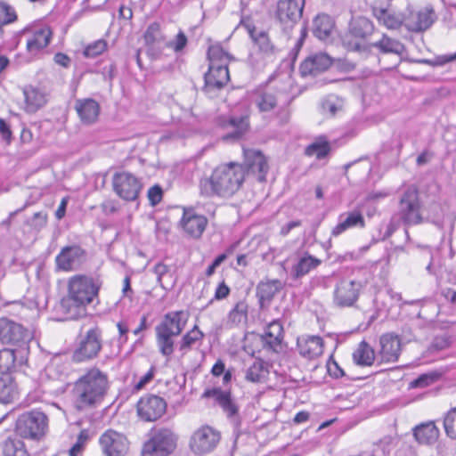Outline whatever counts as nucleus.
I'll return each instance as SVG.
<instances>
[{
  "instance_id": "de8ad7c7",
  "label": "nucleus",
  "mask_w": 456,
  "mask_h": 456,
  "mask_svg": "<svg viewBox=\"0 0 456 456\" xmlns=\"http://www.w3.org/2000/svg\"><path fill=\"white\" fill-rule=\"evenodd\" d=\"M229 123L234 130L228 134L225 138L240 139L248 128V119L247 117L231 118Z\"/></svg>"
},
{
  "instance_id": "69168bd1",
  "label": "nucleus",
  "mask_w": 456,
  "mask_h": 456,
  "mask_svg": "<svg viewBox=\"0 0 456 456\" xmlns=\"http://www.w3.org/2000/svg\"><path fill=\"white\" fill-rule=\"evenodd\" d=\"M327 369L329 374L334 379H339L346 376L343 369L334 360L329 361L327 363Z\"/></svg>"
},
{
  "instance_id": "3c124183",
  "label": "nucleus",
  "mask_w": 456,
  "mask_h": 456,
  "mask_svg": "<svg viewBox=\"0 0 456 456\" xmlns=\"http://www.w3.org/2000/svg\"><path fill=\"white\" fill-rule=\"evenodd\" d=\"M248 305L245 302L240 301L230 311L228 314V320L232 324H239L241 322L243 318L247 317Z\"/></svg>"
},
{
  "instance_id": "f8f14e48",
  "label": "nucleus",
  "mask_w": 456,
  "mask_h": 456,
  "mask_svg": "<svg viewBox=\"0 0 456 456\" xmlns=\"http://www.w3.org/2000/svg\"><path fill=\"white\" fill-rule=\"evenodd\" d=\"M345 46L348 51L369 53L372 48L379 51V53H394L402 55L405 51L404 45L397 39L392 38L383 34L381 38L374 43H361L354 41H345Z\"/></svg>"
},
{
  "instance_id": "f257e3e1",
  "label": "nucleus",
  "mask_w": 456,
  "mask_h": 456,
  "mask_svg": "<svg viewBox=\"0 0 456 456\" xmlns=\"http://www.w3.org/2000/svg\"><path fill=\"white\" fill-rule=\"evenodd\" d=\"M102 281L98 276L77 274L69 281L68 294L57 311L62 320H77L86 315V306L97 298Z\"/></svg>"
},
{
  "instance_id": "37998d69",
  "label": "nucleus",
  "mask_w": 456,
  "mask_h": 456,
  "mask_svg": "<svg viewBox=\"0 0 456 456\" xmlns=\"http://www.w3.org/2000/svg\"><path fill=\"white\" fill-rule=\"evenodd\" d=\"M251 39L257 46L258 50L265 55L273 54L275 46L271 42L269 36L265 31L256 32L255 28H248Z\"/></svg>"
},
{
  "instance_id": "c756f323",
  "label": "nucleus",
  "mask_w": 456,
  "mask_h": 456,
  "mask_svg": "<svg viewBox=\"0 0 456 456\" xmlns=\"http://www.w3.org/2000/svg\"><path fill=\"white\" fill-rule=\"evenodd\" d=\"M365 220L359 210L349 211L338 216V224L332 229L331 234L335 237L353 228H364Z\"/></svg>"
},
{
  "instance_id": "79ce46f5",
  "label": "nucleus",
  "mask_w": 456,
  "mask_h": 456,
  "mask_svg": "<svg viewBox=\"0 0 456 456\" xmlns=\"http://www.w3.org/2000/svg\"><path fill=\"white\" fill-rule=\"evenodd\" d=\"M3 456H28L23 441L18 437L9 436L1 444Z\"/></svg>"
},
{
  "instance_id": "338daca9",
  "label": "nucleus",
  "mask_w": 456,
  "mask_h": 456,
  "mask_svg": "<svg viewBox=\"0 0 456 456\" xmlns=\"http://www.w3.org/2000/svg\"><path fill=\"white\" fill-rule=\"evenodd\" d=\"M0 135L4 141L10 143L12 140V133L10 125L0 118Z\"/></svg>"
},
{
  "instance_id": "a211bd4d",
  "label": "nucleus",
  "mask_w": 456,
  "mask_h": 456,
  "mask_svg": "<svg viewBox=\"0 0 456 456\" xmlns=\"http://www.w3.org/2000/svg\"><path fill=\"white\" fill-rule=\"evenodd\" d=\"M167 410L166 401L155 395H146L137 403L138 416L145 421H155L159 419Z\"/></svg>"
},
{
  "instance_id": "bf43d9fd",
  "label": "nucleus",
  "mask_w": 456,
  "mask_h": 456,
  "mask_svg": "<svg viewBox=\"0 0 456 456\" xmlns=\"http://www.w3.org/2000/svg\"><path fill=\"white\" fill-rule=\"evenodd\" d=\"M452 344L451 338L447 335L436 336L433 338L428 351L430 353L439 352L450 347Z\"/></svg>"
},
{
  "instance_id": "4c0bfd02",
  "label": "nucleus",
  "mask_w": 456,
  "mask_h": 456,
  "mask_svg": "<svg viewBox=\"0 0 456 456\" xmlns=\"http://www.w3.org/2000/svg\"><path fill=\"white\" fill-rule=\"evenodd\" d=\"M26 110L28 112H36L45 106L47 102L46 95L40 89L34 86H26L23 90Z\"/></svg>"
},
{
  "instance_id": "e433bc0d",
  "label": "nucleus",
  "mask_w": 456,
  "mask_h": 456,
  "mask_svg": "<svg viewBox=\"0 0 456 456\" xmlns=\"http://www.w3.org/2000/svg\"><path fill=\"white\" fill-rule=\"evenodd\" d=\"M372 14L379 23L390 29H396L404 26V17L400 13L392 12L384 8H372Z\"/></svg>"
},
{
  "instance_id": "39448f33",
  "label": "nucleus",
  "mask_w": 456,
  "mask_h": 456,
  "mask_svg": "<svg viewBox=\"0 0 456 456\" xmlns=\"http://www.w3.org/2000/svg\"><path fill=\"white\" fill-rule=\"evenodd\" d=\"M294 98L295 96L289 90V86L284 84L259 93L254 102L261 112L271 111L279 104L281 109L278 116L282 122L286 123L289 118V106Z\"/></svg>"
},
{
  "instance_id": "6ab92c4d",
  "label": "nucleus",
  "mask_w": 456,
  "mask_h": 456,
  "mask_svg": "<svg viewBox=\"0 0 456 456\" xmlns=\"http://www.w3.org/2000/svg\"><path fill=\"white\" fill-rule=\"evenodd\" d=\"M99 443L105 456H125L128 451L126 437L112 429L105 431L101 436Z\"/></svg>"
},
{
  "instance_id": "1a4fd4ad",
  "label": "nucleus",
  "mask_w": 456,
  "mask_h": 456,
  "mask_svg": "<svg viewBox=\"0 0 456 456\" xmlns=\"http://www.w3.org/2000/svg\"><path fill=\"white\" fill-rule=\"evenodd\" d=\"M177 436L170 428H159L143 444L142 456H167L176 448Z\"/></svg>"
},
{
  "instance_id": "20e7f679",
  "label": "nucleus",
  "mask_w": 456,
  "mask_h": 456,
  "mask_svg": "<svg viewBox=\"0 0 456 456\" xmlns=\"http://www.w3.org/2000/svg\"><path fill=\"white\" fill-rule=\"evenodd\" d=\"M188 322V314L184 311L167 313L159 324L155 328L156 341L159 353L166 357L173 354L175 350L174 338L179 336Z\"/></svg>"
},
{
  "instance_id": "5fc2aeb1",
  "label": "nucleus",
  "mask_w": 456,
  "mask_h": 456,
  "mask_svg": "<svg viewBox=\"0 0 456 456\" xmlns=\"http://www.w3.org/2000/svg\"><path fill=\"white\" fill-rule=\"evenodd\" d=\"M444 427L447 436L452 439H456V408L445 415Z\"/></svg>"
},
{
  "instance_id": "4468645a",
  "label": "nucleus",
  "mask_w": 456,
  "mask_h": 456,
  "mask_svg": "<svg viewBox=\"0 0 456 456\" xmlns=\"http://www.w3.org/2000/svg\"><path fill=\"white\" fill-rule=\"evenodd\" d=\"M112 185L117 195L127 201L135 200L142 188L141 181L129 172L115 173Z\"/></svg>"
},
{
  "instance_id": "f704fd0d",
  "label": "nucleus",
  "mask_w": 456,
  "mask_h": 456,
  "mask_svg": "<svg viewBox=\"0 0 456 456\" xmlns=\"http://www.w3.org/2000/svg\"><path fill=\"white\" fill-rule=\"evenodd\" d=\"M334 21L328 14H318L313 20L312 32L319 40H328L332 33Z\"/></svg>"
},
{
  "instance_id": "680f3d73",
  "label": "nucleus",
  "mask_w": 456,
  "mask_h": 456,
  "mask_svg": "<svg viewBox=\"0 0 456 456\" xmlns=\"http://www.w3.org/2000/svg\"><path fill=\"white\" fill-rule=\"evenodd\" d=\"M28 224L34 229L39 231L45 227L47 224V214L40 211L33 215V216L28 221Z\"/></svg>"
},
{
  "instance_id": "bb28decb",
  "label": "nucleus",
  "mask_w": 456,
  "mask_h": 456,
  "mask_svg": "<svg viewBox=\"0 0 456 456\" xmlns=\"http://www.w3.org/2000/svg\"><path fill=\"white\" fill-rule=\"evenodd\" d=\"M28 361V352L24 349L4 348L0 350V373L9 374L17 366H22Z\"/></svg>"
},
{
  "instance_id": "ea45409f",
  "label": "nucleus",
  "mask_w": 456,
  "mask_h": 456,
  "mask_svg": "<svg viewBox=\"0 0 456 456\" xmlns=\"http://www.w3.org/2000/svg\"><path fill=\"white\" fill-rule=\"evenodd\" d=\"M353 361L359 366H371L375 361V351L362 340L353 353Z\"/></svg>"
},
{
  "instance_id": "473e14b6",
  "label": "nucleus",
  "mask_w": 456,
  "mask_h": 456,
  "mask_svg": "<svg viewBox=\"0 0 456 456\" xmlns=\"http://www.w3.org/2000/svg\"><path fill=\"white\" fill-rule=\"evenodd\" d=\"M297 348L302 356L314 359L323 353V340L319 336H309L297 341Z\"/></svg>"
},
{
  "instance_id": "0eeeda50",
  "label": "nucleus",
  "mask_w": 456,
  "mask_h": 456,
  "mask_svg": "<svg viewBox=\"0 0 456 456\" xmlns=\"http://www.w3.org/2000/svg\"><path fill=\"white\" fill-rule=\"evenodd\" d=\"M419 191L415 186H409L402 193L398 205L399 219L407 226L418 225L425 222L421 212Z\"/></svg>"
},
{
  "instance_id": "58836bf2",
  "label": "nucleus",
  "mask_w": 456,
  "mask_h": 456,
  "mask_svg": "<svg viewBox=\"0 0 456 456\" xmlns=\"http://www.w3.org/2000/svg\"><path fill=\"white\" fill-rule=\"evenodd\" d=\"M19 397L16 383L10 374L0 377V403L8 404L13 403Z\"/></svg>"
},
{
  "instance_id": "a19ab883",
  "label": "nucleus",
  "mask_w": 456,
  "mask_h": 456,
  "mask_svg": "<svg viewBox=\"0 0 456 456\" xmlns=\"http://www.w3.org/2000/svg\"><path fill=\"white\" fill-rule=\"evenodd\" d=\"M321 263L320 259L310 255L301 257L291 269L293 279L297 280L306 275L311 270L320 265Z\"/></svg>"
},
{
  "instance_id": "e2e57ef3",
  "label": "nucleus",
  "mask_w": 456,
  "mask_h": 456,
  "mask_svg": "<svg viewBox=\"0 0 456 456\" xmlns=\"http://www.w3.org/2000/svg\"><path fill=\"white\" fill-rule=\"evenodd\" d=\"M148 199L151 206L158 205L163 198V190L160 185L155 184L148 190Z\"/></svg>"
},
{
  "instance_id": "423d86ee",
  "label": "nucleus",
  "mask_w": 456,
  "mask_h": 456,
  "mask_svg": "<svg viewBox=\"0 0 456 456\" xmlns=\"http://www.w3.org/2000/svg\"><path fill=\"white\" fill-rule=\"evenodd\" d=\"M48 417L39 410H31L19 415L14 432L23 439L40 441L48 430Z\"/></svg>"
},
{
  "instance_id": "13d9d810",
  "label": "nucleus",
  "mask_w": 456,
  "mask_h": 456,
  "mask_svg": "<svg viewBox=\"0 0 456 456\" xmlns=\"http://www.w3.org/2000/svg\"><path fill=\"white\" fill-rule=\"evenodd\" d=\"M107 48V43L105 40H97L88 45L83 53L87 58H94L99 54L102 53Z\"/></svg>"
},
{
  "instance_id": "9b49d317",
  "label": "nucleus",
  "mask_w": 456,
  "mask_h": 456,
  "mask_svg": "<svg viewBox=\"0 0 456 456\" xmlns=\"http://www.w3.org/2000/svg\"><path fill=\"white\" fill-rule=\"evenodd\" d=\"M305 0H278L274 11V19L281 29L289 33L301 20Z\"/></svg>"
},
{
  "instance_id": "6e6552de",
  "label": "nucleus",
  "mask_w": 456,
  "mask_h": 456,
  "mask_svg": "<svg viewBox=\"0 0 456 456\" xmlns=\"http://www.w3.org/2000/svg\"><path fill=\"white\" fill-rule=\"evenodd\" d=\"M102 348V331L98 328H92L79 338L72 352L71 361L75 363L90 362L98 357Z\"/></svg>"
},
{
  "instance_id": "a18cd8bd",
  "label": "nucleus",
  "mask_w": 456,
  "mask_h": 456,
  "mask_svg": "<svg viewBox=\"0 0 456 456\" xmlns=\"http://www.w3.org/2000/svg\"><path fill=\"white\" fill-rule=\"evenodd\" d=\"M330 151V145L324 138L320 137L305 149L306 156H315L317 159H324Z\"/></svg>"
},
{
  "instance_id": "c03bdc74",
  "label": "nucleus",
  "mask_w": 456,
  "mask_h": 456,
  "mask_svg": "<svg viewBox=\"0 0 456 456\" xmlns=\"http://www.w3.org/2000/svg\"><path fill=\"white\" fill-rule=\"evenodd\" d=\"M268 373L265 362L258 360L247 370L245 379L253 383H260L265 380Z\"/></svg>"
},
{
  "instance_id": "f03ea898",
  "label": "nucleus",
  "mask_w": 456,
  "mask_h": 456,
  "mask_svg": "<svg viewBox=\"0 0 456 456\" xmlns=\"http://www.w3.org/2000/svg\"><path fill=\"white\" fill-rule=\"evenodd\" d=\"M110 388L108 375L94 367L86 370L73 384L71 396L73 405L79 411L98 407L103 402Z\"/></svg>"
},
{
  "instance_id": "5701e85b",
  "label": "nucleus",
  "mask_w": 456,
  "mask_h": 456,
  "mask_svg": "<svg viewBox=\"0 0 456 456\" xmlns=\"http://www.w3.org/2000/svg\"><path fill=\"white\" fill-rule=\"evenodd\" d=\"M202 397L215 398L216 403L223 409L227 417L234 419L236 425L240 424L238 417L239 407L232 400L230 391L222 390L220 387H214L205 390Z\"/></svg>"
},
{
  "instance_id": "774afa93",
  "label": "nucleus",
  "mask_w": 456,
  "mask_h": 456,
  "mask_svg": "<svg viewBox=\"0 0 456 456\" xmlns=\"http://www.w3.org/2000/svg\"><path fill=\"white\" fill-rule=\"evenodd\" d=\"M227 259V255L225 253H223V254H220L219 256H217L214 260L213 262L211 263V265L207 268L206 270V276L208 277H210L212 276L215 272H216V269L223 263L224 262L225 260Z\"/></svg>"
},
{
  "instance_id": "a878e982",
  "label": "nucleus",
  "mask_w": 456,
  "mask_h": 456,
  "mask_svg": "<svg viewBox=\"0 0 456 456\" xmlns=\"http://www.w3.org/2000/svg\"><path fill=\"white\" fill-rule=\"evenodd\" d=\"M379 354L382 362H395L401 354V340L393 333L383 334L379 338Z\"/></svg>"
},
{
  "instance_id": "9d476101",
  "label": "nucleus",
  "mask_w": 456,
  "mask_h": 456,
  "mask_svg": "<svg viewBox=\"0 0 456 456\" xmlns=\"http://www.w3.org/2000/svg\"><path fill=\"white\" fill-rule=\"evenodd\" d=\"M32 336L21 324L9 319L0 318V342L3 345L16 346L28 353V342Z\"/></svg>"
},
{
  "instance_id": "c85d7f7f",
  "label": "nucleus",
  "mask_w": 456,
  "mask_h": 456,
  "mask_svg": "<svg viewBox=\"0 0 456 456\" xmlns=\"http://www.w3.org/2000/svg\"><path fill=\"white\" fill-rule=\"evenodd\" d=\"M283 288L282 282L278 280L261 281L256 289L258 304L261 309L268 307L275 295Z\"/></svg>"
},
{
  "instance_id": "7c9ffc66",
  "label": "nucleus",
  "mask_w": 456,
  "mask_h": 456,
  "mask_svg": "<svg viewBox=\"0 0 456 456\" xmlns=\"http://www.w3.org/2000/svg\"><path fill=\"white\" fill-rule=\"evenodd\" d=\"M75 110L83 123L92 124L98 118L100 105L95 100L90 98L77 100Z\"/></svg>"
},
{
  "instance_id": "09e8293b",
  "label": "nucleus",
  "mask_w": 456,
  "mask_h": 456,
  "mask_svg": "<svg viewBox=\"0 0 456 456\" xmlns=\"http://www.w3.org/2000/svg\"><path fill=\"white\" fill-rule=\"evenodd\" d=\"M145 45H156L158 43H161L165 40V37L163 36L160 24L157 21L151 23L144 34H143Z\"/></svg>"
},
{
  "instance_id": "603ef678",
  "label": "nucleus",
  "mask_w": 456,
  "mask_h": 456,
  "mask_svg": "<svg viewBox=\"0 0 456 456\" xmlns=\"http://www.w3.org/2000/svg\"><path fill=\"white\" fill-rule=\"evenodd\" d=\"M342 106V100L335 95H330L322 103V110L330 117H334Z\"/></svg>"
},
{
  "instance_id": "8fccbe9b",
  "label": "nucleus",
  "mask_w": 456,
  "mask_h": 456,
  "mask_svg": "<svg viewBox=\"0 0 456 456\" xmlns=\"http://www.w3.org/2000/svg\"><path fill=\"white\" fill-rule=\"evenodd\" d=\"M373 446L371 454L377 456H389L394 448L393 438L390 436H386L375 443Z\"/></svg>"
},
{
  "instance_id": "7ed1b4c3",
  "label": "nucleus",
  "mask_w": 456,
  "mask_h": 456,
  "mask_svg": "<svg viewBox=\"0 0 456 456\" xmlns=\"http://www.w3.org/2000/svg\"><path fill=\"white\" fill-rule=\"evenodd\" d=\"M245 169L237 162H229L216 167L209 177L200 182V193L206 197L230 198L242 186Z\"/></svg>"
},
{
  "instance_id": "393cba45",
  "label": "nucleus",
  "mask_w": 456,
  "mask_h": 456,
  "mask_svg": "<svg viewBox=\"0 0 456 456\" xmlns=\"http://www.w3.org/2000/svg\"><path fill=\"white\" fill-rule=\"evenodd\" d=\"M26 33H30L27 41V49L29 53H38L45 48L52 38L53 32L47 25H37L30 28H26Z\"/></svg>"
},
{
  "instance_id": "6e6d98bb",
  "label": "nucleus",
  "mask_w": 456,
  "mask_h": 456,
  "mask_svg": "<svg viewBox=\"0 0 456 456\" xmlns=\"http://www.w3.org/2000/svg\"><path fill=\"white\" fill-rule=\"evenodd\" d=\"M17 20L15 10L9 4L0 2V23L7 25Z\"/></svg>"
},
{
  "instance_id": "864d4df0",
  "label": "nucleus",
  "mask_w": 456,
  "mask_h": 456,
  "mask_svg": "<svg viewBox=\"0 0 456 456\" xmlns=\"http://www.w3.org/2000/svg\"><path fill=\"white\" fill-rule=\"evenodd\" d=\"M428 214L426 217H424L425 222H431L435 224H438L442 222L444 217V213L442 207L437 202H432L428 205Z\"/></svg>"
},
{
  "instance_id": "ddd939ff",
  "label": "nucleus",
  "mask_w": 456,
  "mask_h": 456,
  "mask_svg": "<svg viewBox=\"0 0 456 456\" xmlns=\"http://www.w3.org/2000/svg\"><path fill=\"white\" fill-rule=\"evenodd\" d=\"M220 433L210 426L205 425L195 430L189 442L191 451L196 455L211 452L219 444Z\"/></svg>"
},
{
  "instance_id": "f3484780",
  "label": "nucleus",
  "mask_w": 456,
  "mask_h": 456,
  "mask_svg": "<svg viewBox=\"0 0 456 456\" xmlns=\"http://www.w3.org/2000/svg\"><path fill=\"white\" fill-rule=\"evenodd\" d=\"M244 160L240 164L245 169V175L252 174L256 180L263 183L266 180L269 165L266 157L259 150L244 149Z\"/></svg>"
},
{
  "instance_id": "aec40b11",
  "label": "nucleus",
  "mask_w": 456,
  "mask_h": 456,
  "mask_svg": "<svg viewBox=\"0 0 456 456\" xmlns=\"http://www.w3.org/2000/svg\"><path fill=\"white\" fill-rule=\"evenodd\" d=\"M362 287L361 281H340L334 290V303L340 307L352 306L357 301Z\"/></svg>"
},
{
  "instance_id": "0e129e2a",
  "label": "nucleus",
  "mask_w": 456,
  "mask_h": 456,
  "mask_svg": "<svg viewBox=\"0 0 456 456\" xmlns=\"http://www.w3.org/2000/svg\"><path fill=\"white\" fill-rule=\"evenodd\" d=\"M187 37L183 31H180L174 41H170L167 44L168 47L173 48L176 53L181 52L187 45Z\"/></svg>"
},
{
  "instance_id": "412c9836",
  "label": "nucleus",
  "mask_w": 456,
  "mask_h": 456,
  "mask_svg": "<svg viewBox=\"0 0 456 456\" xmlns=\"http://www.w3.org/2000/svg\"><path fill=\"white\" fill-rule=\"evenodd\" d=\"M375 30L373 22L363 16L353 17L348 24L347 33L343 39L345 41H354L367 43L366 40Z\"/></svg>"
},
{
  "instance_id": "052dcab7",
  "label": "nucleus",
  "mask_w": 456,
  "mask_h": 456,
  "mask_svg": "<svg viewBox=\"0 0 456 456\" xmlns=\"http://www.w3.org/2000/svg\"><path fill=\"white\" fill-rule=\"evenodd\" d=\"M89 440V434L86 429H83L79 432L77 441L74 445L69 449V456H77L84 449L85 444Z\"/></svg>"
},
{
  "instance_id": "b1692460",
  "label": "nucleus",
  "mask_w": 456,
  "mask_h": 456,
  "mask_svg": "<svg viewBox=\"0 0 456 456\" xmlns=\"http://www.w3.org/2000/svg\"><path fill=\"white\" fill-rule=\"evenodd\" d=\"M332 64L331 58L324 53L309 55L300 65L299 71L302 77H315L326 71Z\"/></svg>"
},
{
  "instance_id": "c9c22d12",
  "label": "nucleus",
  "mask_w": 456,
  "mask_h": 456,
  "mask_svg": "<svg viewBox=\"0 0 456 456\" xmlns=\"http://www.w3.org/2000/svg\"><path fill=\"white\" fill-rule=\"evenodd\" d=\"M205 338V334L200 330L198 325H194V327L187 331L181 338L180 341L177 344L178 351L181 353L182 356H184L189 351H191L194 346L201 345L203 339Z\"/></svg>"
},
{
  "instance_id": "49530a36",
  "label": "nucleus",
  "mask_w": 456,
  "mask_h": 456,
  "mask_svg": "<svg viewBox=\"0 0 456 456\" xmlns=\"http://www.w3.org/2000/svg\"><path fill=\"white\" fill-rule=\"evenodd\" d=\"M207 56L209 61V65L220 63L228 64L229 61L233 59V57L229 53L225 52L218 44L208 47Z\"/></svg>"
},
{
  "instance_id": "2eb2a0df",
  "label": "nucleus",
  "mask_w": 456,
  "mask_h": 456,
  "mask_svg": "<svg viewBox=\"0 0 456 456\" xmlns=\"http://www.w3.org/2000/svg\"><path fill=\"white\" fill-rule=\"evenodd\" d=\"M87 260L86 249L77 244L63 247L55 257L59 270L71 272L78 270Z\"/></svg>"
},
{
  "instance_id": "72a5a7b5",
  "label": "nucleus",
  "mask_w": 456,
  "mask_h": 456,
  "mask_svg": "<svg viewBox=\"0 0 456 456\" xmlns=\"http://www.w3.org/2000/svg\"><path fill=\"white\" fill-rule=\"evenodd\" d=\"M413 436L420 444H432L439 437V429L434 421L421 423L413 428Z\"/></svg>"
},
{
  "instance_id": "cd10ccee",
  "label": "nucleus",
  "mask_w": 456,
  "mask_h": 456,
  "mask_svg": "<svg viewBox=\"0 0 456 456\" xmlns=\"http://www.w3.org/2000/svg\"><path fill=\"white\" fill-rule=\"evenodd\" d=\"M208 224V219L196 214L193 210H184L181 219V225L183 231L191 237L199 239Z\"/></svg>"
},
{
  "instance_id": "2f4dec72",
  "label": "nucleus",
  "mask_w": 456,
  "mask_h": 456,
  "mask_svg": "<svg viewBox=\"0 0 456 456\" xmlns=\"http://www.w3.org/2000/svg\"><path fill=\"white\" fill-rule=\"evenodd\" d=\"M282 338L283 327L278 320H275L267 325L265 334L262 336V342L264 347L276 352L277 347L281 346Z\"/></svg>"
},
{
  "instance_id": "dca6fc26",
  "label": "nucleus",
  "mask_w": 456,
  "mask_h": 456,
  "mask_svg": "<svg viewBox=\"0 0 456 456\" xmlns=\"http://www.w3.org/2000/svg\"><path fill=\"white\" fill-rule=\"evenodd\" d=\"M230 81L227 63L208 65L204 74V86L202 91L209 96H214L222 90Z\"/></svg>"
},
{
  "instance_id": "4be33fe9",
  "label": "nucleus",
  "mask_w": 456,
  "mask_h": 456,
  "mask_svg": "<svg viewBox=\"0 0 456 456\" xmlns=\"http://www.w3.org/2000/svg\"><path fill=\"white\" fill-rule=\"evenodd\" d=\"M436 19L433 7L426 6L418 12H410L404 17V27L411 32H422L429 28Z\"/></svg>"
},
{
  "instance_id": "4d7b16f0",
  "label": "nucleus",
  "mask_w": 456,
  "mask_h": 456,
  "mask_svg": "<svg viewBox=\"0 0 456 456\" xmlns=\"http://www.w3.org/2000/svg\"><path fill=\"white\" fill-rule=\"evenodd\" d=\"M438 379L436 373H424L410 383L411 388H423L433 384Z\"/></svg>"
}]
</instances>
